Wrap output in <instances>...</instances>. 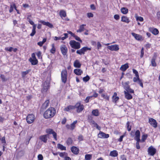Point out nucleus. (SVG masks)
Here are the masks:
<instances>
[{"label":"nucleus","instance_id":"f257e3e1","mask_svg":"<svg viewBox=\"0 0 160 160\" xmlns=\"http://www.w3.org/2000/svg\"><path fill=\"white\" fill-rule=\"evenodd\" d=\"M56 114V110L52 107L49 108L44 113V117L48 119L53 117Z\"/></svg>","mask_w":160,"mask_h":160},{"label":"nucleus","instance_id":"f03ea898","mask_svg":"<svg viewBox=\"0 0 160 160\" xmlns=\"http://www.w3.org/2000/svg\"><path fill=\"white\" fill-rule=\"evenodd\" d=\"M71 47L75 49H78L80 48V43L74 40H71L69 42Z\"/></svg>","mask_w":160,"mask_h":160},{"label":"nucleus","instance_id":"7ed1b4c3","mask_svg":"<svg viewBox=\"0 0 160 160\" xmlns=\"http://www.w3.org/2000/svg\"><path fill=\"white\" fill-rule=\"evenodd\" d=\"M129 82L128 81L125 82L124 83H122V85L125 90V91L129 92L130 93H133L134 92V90L130 88V86L129 85Z\"/></svg>","mask_w":160,"mask_h":160},{"label":"nucleus","instance_id":"20e7f679","mask_svg":"<svg viewBox=\"0 0 160 160\" xmlns=\"http://www.w3.org/2000/svg\"><path fill=\"white\" fill-rule=\"evenodd\" d=\"M29 61L33 65H36L38 62V60L36 58L35 55L34 53L32 54L31 57L29 59Z\"/></svg>","mask_w":160,"mask_h":160},{"label":"nucleus","instance_id":"39448f33","mask_svg":"<svg viewBox=\"0 0 160 160\" xmlns=\"http://www.w3.org/2000/svg\"><path fill=\"white\" fill-rule=\"evenodd\" d=\"M35 118V116L33 114H29L27 117V121L28 123L31 124L34 121Z\"/></svg>","mask_w":160,"mask_h":160},{"label":"nucleus","instance_id":"423d86ee","mask_svg":"<svg viewBox=\"0 0 160 160\" xmlns=\"http://www.w3.org/2000/svg\"><path fill=\"white\" fill-rule=\"evenodd\" d=\"M49 83L48 81H45L44 82L42 89V93H46L47 92L49 86Z\"/></svg>","mask_w":160,"mask_h":160},{"label":"nucleus","instance_id":"0eeeda50","mask_svg":"<svg viewBox=\"0 0 160 160\" xmlns=\"http://www.w3.org/2000/svg\"><path fill=\"white\" fill-rule=\"evenodd\" d=\"M67 71L66 70H64L61 72V78L62 82L65 83L67 81Z\"/></svg>","mask_w":160,"mask_h":160},{"label":"nucleus","instance_id":"6e6552de","mask_svg":"<svg viewBox=\"0 0 160 160\" xmlns=\"http://www.w3.org/2000/svg\"><path fill=\"white\" fill-rule=\"evenodd\" d=\"M74 106L75 107V108L77 109V111L78 112H81L84 108L83 105L81 104L80 103H77Z\"/></svg>","mask_w":160,"mask_h":160},{"label":"nucleus","instance_id":"1a4fd4ad","mask_svg":"<svg viewBox=\"0 0 160 160\" xmlns=\"http://www.w3.org/2000/svg\"><path fill=\"white\" fill-rule=\"evenodd\" d=\"M149 123L153 128H156L158 126V123L156 121L152 118H150L149 119Z\"/></svg>","mask_w":160,"mask_h":160},{"label":"nucleus","instance_id":"9d476101","mask_svg":"<svg viewBox=\"0 0 160 160\" xmlns=\"http://www.w3.org/2000/svg\"><path fill=\"white\" fill-rule=\"evenodd\" d=\"M156 150L152 146H150L148 149V154L151 156L154 155L156 153Z\"/></svg>","mask_w":160,"mask_h":160},{"label":"nucleus","instance_id":"9b49d317","mask_svg":"<svg viewBox=\"0 0 160 160\" xmlns=\"http://www.w3.org/2000/svg\"><path fill=\"white\" fill-rule=\"evenodd\" d=\"M38 22L42 23L43 25L47 26L50 28H53V25L49 22H46L42 20L39 21Z\"/></svg>","mask_w":160,"mask_h":160},{"label":"nucleus","instance_id":"f8f14e48","mask_svg":"<svg viewBox=\"0 0 160 160\" xmlns=\"http://www.w3.org/2000/svg\"><path fill=\"white\" fill-rule=\"evenodd\" d=\"M98 137L102 138H107L109 137V135L108 134H106L102 132H100L98 135Z\"/></svg>","mask_w":160,"mask_h":160},{"label":"nucleus","instance_id":"ddd939ff","mask_svg":"<svg viewBox=\"0 0 160 160\" xmlns=\"http://www.w3.org/2000/svg\"><path fill=\"white\" fill-rule=\"evenodd\" d=\"M108 48L110 50H118L119 49L118 45L116 44L108 46Z\"/></svg>","mask_w":160,"mask_h":160},{"label":"nucleus","instance_id":"4468645a","mask_svg":"<svg viewBox=\"0 0 160 160\" xmlns=\"http://www.w3.org/2000/svg\"><path fill=\"white\" fill-rule=\"evenodd\" d=\"M125 98L128 100L131 99L132 98V95L129 93V92H128L126 91H124Z\"/></svg>","mask_w":160,"mask_h":160},{"label":"nucleus","instance_id":"2eb2a0df","mask_svg":"<svg viewBox=\"0 0 160 160\" xmlns=\"http://www.w3.org/2000/svg\"><path fill=\"white\" fill-rule=\"evenodd\" d=\"M132 35L136 39L138 40H142V37L141 35L136 34L134 32L132 33Z\"/></svg>","mask_w":160,"mask_h":160},{"label":"nucleus","instance_id":"dca6fc26","mask_svg":"<svg viewBox=\"0 0 160 160\" xmlns=\"http://www.w3.org/2000/svg\"><path fill=\"white\" fill-rule=\"evenodd\" d=\"M13 7H14L15 9L17 12V13L18 14H19V11L17 9V8H16V6L15 5V4L14 3H13L12 4H11L10 5V9L9 10V12L10 13H11L13 11Z\"/></svg>","mask_w":160,"mask_h":160},{"label":"nucleus","instance_id":"f3484780","mask_svg":"<svg viewBox=\"0 0 160 160\" xmlns=\"http://www.w3.org/2000/svg\"><path fill=\"white\" fill-rule=\"evenodd\" d=\"M135 139L136 141H140V132L139 130H137L135 133Z\"/></svg>","mask_w":160,"mask_h":160},{"label":"nucleus","instance_id":"a211bd4d","mask_svg":"<svg viewBox=\"0 0 160 160\" xmlns=\"http://www.w3.org/2000/svg\"><path fill=\"white\" fill-rule=\"evenodd\" d=\"M150 31L154 35H157L159 33V31L157 29L154 28H150Z\"/></svg>","mask_w":160,"mask_h":160},{"label":"nucleus","instance_id":"6ab92c4d","mask_svg":"<svg viewBox=\"0 0 160 160\" xmlns=\"http://www.w3.org/2000/svg\"><path fill=\"white\" fill-rule=\"evenodd\" d=\"M48 134L43 135L41 136L40 137V139L42 141H43L44 142H46L48 140Z\"/></svg>","mask_w":160,"mask_h":160},{"label":"nucleus","instance_id":"aec40b11","mask_svg":"<svg viewBox=\"0 0 160 160\" xmlns=\"http://www.w3.org/2000/svg\"><path fill=\"white\" fill-rule=\"evenodd\" d=\"M128 67V63H126L121 66L120 68V69L122 71H125Z\"/></svg>","mask_w":160,"mask_h":160},{"label":"nucleus","instance_id":"412c9836","mask_svg":"<svg viewBox=\"0 0 160 160\" xmlns=\"http://www.w3.org/2000/svg\"><path fill=\"white\" fill-rule=\"evenodd\" d=\"M73 65L76 68H79L81 67V64L78 60H76L74 62Z\"/></svg>","mask_w":160,"mask_h":160},{"label":"nucleus","instance_id":"4be33fe9","mask_svg":"<svg viewBox=\"0 0 160 160\" xmlns=\"http://www.w3.org/2000/svg\"><path fill=\"white\" fill-rule=\"evenodd\" d=\"M74 73L78 75H81L83 72L82 70L79 69H76L74 70Z\"/></svg>","mask_w":160,"mask_h":160},{"label":"nucleus","instance_id":"5701e85b","mask_svg":"<svg viewBox=\"0 0 160 160\" xmlns=\"http://www.w3.org/2000/svg\"><path fill=\"white\" fill-rule=\"evenodd\" d=\"M72 152L74 154H77L78 152V149L75 147L73 146L71 148Z\"/></svg>","mask_w":160,"mask_h":160},{"label":"nucleus","instance_id":"b1692460","mask_svg":"<svg viewBox=\"0 0 160 160\" xmlns=\"http://www.w3.org/2000/svg\"><path fill=\"white\" fill-rule=\"evenodd\" d=\"M75 107L74 106L69 105L64 108V111L67 112H68L70 110L74 109Z\"/></svg>","mask_w":160,"mask_h":160},{"label":"nucleus","instance_id":"393cba45","mask_svg":"<svg viewBox=\"0 0 160 160\" xmlns=\"http://www.w3.org/2000/svg\"><path fill=\"white\" fill-rule=\"evenodd\" d=\"M121 21L128 23H129L130 22L129 19L127 17L125 16H123L122 17Z\"/></svg>","mask_w":160,"mask_h":160},{"label":"nucleus","instance_id":"a878e982","mask_svg":"<svg viewBox=\"0 0 160 160\" xmlns=\"http://www.w3.org/2000/svg\"><path fill=\"white\" fill-rule=\"evenodd\" d=\"M49 103V101L48 100H46L45 102L43 104L42 106V108L44 109L48 107Z\"/></svg>","mask_w":160,"mask_h":160},{"label":"nucleus","instance_id":"bb28decb","mask_svg":"<svg viewBox=\"0 0 160 160\" xmlns=\"http://www.w3.org/2000/svg\"><path fill=\"white\" fill-rule=\"evenodd\" d=\"M86 26V24H83L80 26L79 29L77 30V32H81L84 30V27Z\"/></svg>","mask_w":160,"mask_h":160},{"label":"nucleus","instance_id":"cd10ccee","mask_svg":"<svg viewBox=\"0 0 160 160\" xmlns=\"http://www.w3.org/2000/svg\"><path fill=\"white\" fill-rule=\"evenodd\" d=\"M121 11L123 14H125L128 13V10L127 8L123 7L121 9Z\"/></svg>","mask_w":160,"mask_h":160},{"label":"nucleus","instance_id":"c85d7f7f","mask_svg":"<svg viewBox=\"0 0 160 160\" xmlns=\"http://www.w3.org/2000/svg\"><path fill=\"white\" fill-rule=\"evenodd\" d=\"M110 155L112 157H116L118 156V153L116 150H113L110 152Z\"/></svg>","mask_w":160,"mask_h":160},{"label":"nucleus","instance_id":"c756f323","mask_svg":"<svg viewBox=\"0 0 160 160\" xmlns=\"http://www.w3.org/2000/svg\"><path fill=\"white\" fill-rule=\"evenodd\" d=\"M59 14L61 17H65L66 16V12L63 10H61Z\"/></svg>","mask_w":160,"mask_h":160},{"label":"nucleus","instance_id":"7c9ffc66","mask_svg":"<svg viewBox=\"0 0 160 160\" xmlns=\"http://www.w3.org/2000/svg\"><path fill=\"white\" fill-rule=\"evenodd\" d=\"M57 147L58 149H59L62 150H66V147L60 144H58L57 145Z\"/></svg>","mask_w":160,"mask_h":160},{"label":"nucleus","instance_id":"2f4dec72","mask_svg":"<svg viewBox=\"0 0 160 160\" xmlns=\"http://www.w3.org/2000/svg\"><path fill=\"white\" fill-rule=\"evenodd\" d=\"M92 114L95 116H98L99 115V112L98 109L93 110L92 111Z\"/></svg>","mask_w":160,"mask_h":160},{"label":"nucleus","instance_id":"473e14b6","mask_svg":"<svg viewBox=\"0 0 160 160\" xmlns=\"http://www.w3.org/2000/svg\"><path fill=\"white\" fill-rule=\"evenodd\" d=\"M31 71L30 69H28V70H27L25 71H23L22 72V76L23 78H24L25 77V76L28 74L29 72H30Z\"/></svg>","mask_w":160,"mask_h":160},{"label":"nucleus","instance_id":"72a5a7b5","mask_svg":"<svg viewBox=\"0 0 160 160\" xmlns=\"http://www.w3.org/2000/svg\"><path fill=\"white\" fill-rule=\"evenodd\" d=\"M92 124L93 125L94 127H95L96 128L99 130H100L101 129L100 127L98 126L97 123H96L94 121H92L91 122Z\"/></svg>","mask_w":160,"mask_h":160},{"label":"nucleus","instance_id":"f704fd0d","mask_svg":"<svg viewBox=\"0 0 160 160\" xmlns=\"http://www.w3.org/2000/svg\"><path fill=\"white\" fill-rule=\"evenodd\" d=\"M148 137V135L147 134H144L142 137V139L141 141L143 142H144L145 140Z\"/></svg>","mask_w":160,"mask_h":160},{"label":"nucleus","instance_id":"c9c22d12","mask_svg":"<svg viewBox=\"0 0 160 160\" xmlns=\"http://www.w3.org/2000/svg\"><path fill=\"white\" fill-rule=\"evenodd\" d=\"M77 121L76 120L73 122L72 123L70 126V128H71V130H73L75 127V124L77 123Z\"/></svg>","mask_w":160,"mask_h":160},{"label":"nucleus","instance_id":"e433bc0d","mask_svg":"<svg viewBox=\"0 0 160 160\" xmlns=\"http://www.w3.org/2000/svg\"><path fill=\"white\" fill-rule=\"evenodd\" d=\"M92 155L90 154H86L85 156L86 160H90L92 158Z\"/></svg>","mask_w":160,"mask_h":160},{"label":"nucleus","instance_id":"4c0bfd02","mask_svg":"<svg viewBox=\"0 0 160 160\" xmlns=\"http://www.w3.org/2000/svg\"><path fill=\"white\" fill-rule=\"evenodd\" d=\"M102 97L104 99L109 100V97L107 95H105L104 94H102L101 95Z\"/></svg>","mask_w":160,"mask_h":160},{"label":"nucleus","instance_id":"58836bf2","mask_svg":"<svg viewBox=\"0 0 160 160\" xmlns=\"http://www.w3.org/2000/svg\"><path fill=\"white\" fill-rule=\"evenodd\" d=\"M118 97H112V102L116 103V102L119 99Z\"/></svg>","mask_w":160,"mask_h":160},{"label":"nucleus","instance_id":"ea45409f","mask_svg":"<svg viewBox=\"0 0 160 160\" xmlns=\"http://www.w3.org/2000/svg\"><path fill=\"white\" fill-rule=\"evenodd\" d=\"M151 64L152 66L153 67H155L156 66V64L155 62V59L154 58L152 59Z\"/></svg>","mask_w":160,"mask_h":160},{"label":"nucleus","instance_id":"a19ab883","mask_svg":"<svg viewBox=\"0 0 160 160\" xmlns=\"http://www.w3.org/2000/svg\"><path fill=\"white\" fill-rule=\"evenodd\" d=\"M90 79L88 76L87 75L86 77L83 78V80L84 82H86L88 81Z\"/></svg>","mask_w":160,"mask_h":160},{"label":"nucleus","instance_id":"79ce46f5","mask_svg":"<svg viewBox=\"0 0 160 160\" xmlns=\"http://www.w3.org/2000/svg\"><path fill=\"white\" fill-rule=\"evenodd\" d=\"M133 72L135 74L136 76H137L138 78L139 74L138 72L135 69H132Z\"/></svg>","mask_w":160,"mask_h":160},{"label":"nucleus","instance_id":"37998d69","mask_svg":"<svg viewBox=\"0 0 160 160\" xmlns=\"http://www.w3.org/2000/svg\"><path fill=\"white\" fill-rule=\"evenodd\" d=\"M53 132V130L51 129H47L46 130V132L49 134H52Z\"/></svg>","mask_w":160,"mask_h":160},{"label":"nucleus","instance_id":"c03bdc74","mask_svg":"<svg viewBox=\"0 0 160 160\" xmlns=\"http://www.w3.org/2000/svg\"><path fill=\"white\" fill-rule=\"evenodd\" d=\"M59 154L61 157H63L64 156H67V153L65 152H59Z\"/></svg>","mask_w":160,"mask_h":160},{"label":"nucleus","instance_id":"a18cd8bd","mask_svg":"<svg viewBox=\"0 0 160 160\" xmlns=\"http://www.w3.org/2000/svg\"><path fill=\"white\" fill-rule=\"evenodd\" d=\"M73 37L77 41H80L81 42H82V40L80 39V38L78 36L75 35Z\"/></svg>","mask_w":160,"mask_h":160},{"label":"nucleus","instance_id":"49530a36","mask_svg":"<svg viewBox=\"0 0 160 160\" xmlns=\"http://www.w3.org/2000/svg\"><path fill=\"white\" fill-rule=\"evenodd\" d=\"M130 123L129 122H128L127 123V128L128 131H130L131 130V126H129Z\"/></svg>","mask_w":160,"mask_h":160},{"label":"nucleus","instance_id":"de8ad7c7","mask_svg":"<svg viewBox=\"0 0 160 160\" xmlns=\"http://www.w3.org/2000/svg\"><path fill=\"white\" fill-rule=\"evenodd\" d=\"M151 47V44L147 43L145 46V47L146 49H149Z\"/></svg>","mask_w":160,"mask_h":160},{"label":"nucleus","instance_id":"09e8293b","mask_svg":"<svg viewBox=\"0 0 160 160\" xmlns=\"http://www.w3.org/2000/svg\"><path fill=\"white\" fill-rule=\"evenodd\" d=\"M0 78H1L2 81L5 82L7 81V79H6L4 75L2 74L1 75Z\"/></svg>","mask_w":160,"mask_h":160},{"label":"nucleus","instance_id":"8fccbe9b","mask_svg":"<svg viewBox=\"0 0 160 160\" xmlns=\"http://www.w3.org/2000/svg\"><path fill=\"white\" fill-rule=\"evenodd\" d=\"M136 20L137 21H139L141 22H142L143 20V18L141 17H137L136 18Z\"/></svg>","mask_w":160,"mask_h":160},{"label":"nucleus","instance_id":"3c124183","mask_svg":"<svg viewBox=\"0 0 160 160\" xmlns=\"http://www.w3.org/2000/svg\"><path fill=\"white\" fill-rule=\"evenodd\" d=\"M67 142L68 144H71L72 142V139L70 138H69L67 140Z\"/></svg>","mask_w":160,"mask_h":160},{"label":"nucleus","instance_id":"603ef678","mask_svg":"<svg viewBox=\"0 0 160 160\" xmlns=\"http://www.w3.org/2000/svg\"><path fill=\"white\" fill-rule=\"evenodd\" d=\"M36 29H32V32L30 34V36H33L36 33Z\"/></svg>","mask_w":160,"mask_h":160},{"label":"nucleus","instance_id":"864d4df0","mask_svg":"<svg viewBox=\"0 0 160 160\" xmlns=\"http://www.w3.org/2000/svg\"><path fill=\"white\" fill-rule=\"evenodd\" d=\"M61 50H67V49L66 47V46L64 45H62L60 47Z\"/></svg>","mask_w":160,"mask_h":160},{"label":"nucleus","instance_id":"5fc2aeb1","mask_svg":"<svg viewBox=\"0 0 160 160\" xmlns=\"http://www.w3.org/2000/svg\"><path fill=\"white\" fill-rule=\"evenodd\" d=\"M137 82L138 83V84H139L140 86L142 87V88H143V83L141 81V80L140 79H139L137 81Z\"/></svg>","mask_w":160,"mask_h":160},{"label":"nucleus","instance_id":"6e6d98bb","mask_svg":"<svg viewBox=\"0 0 160 160\" xmlns=\"http://www.w3.org/2000/svg\"><path fill=\"white\" fill-rule=\"evenodd\" d=\"M85 51H77V53L80 55L84 54Z\"/></svg>","mask_w":160,"mask_h":160},{"label":"nucleus","instance_id":"4d7b16f0","mask_svg":"<svg viewBox=\"0 0 160 160\" xmlns=\"http://www.w3.org/2000/svg\"><path fill=\"white\" fill-rule=\"evenodd\" d=\"M5 50H17V49L16 48H15L13 49V48L12 47H7L5 48Z\"/></svg>","mask_w":160,"mask_h":160},{"label":"nucleus","instance_id":"13d9d810","mask_svg":"<svg viewBox=\"0 0 160 160\" xmlns=\"http://www.w3.org/2000/svg\"><path fill=\"white\" fill-rule=\"evenodd\" d=\"M140 141H137V142L136 143V148L138 149H139L140 148V146L139 145V142Z\"/></svg>","mask_w":160,"mask_h":160},{"label":"nucleus","instance_id":"bf43d9fd","mask_svg":"<svg viewBox=\"0 0 160 160\" xmlns=\"http://www.w3.org/2000/svg\"><path fill=\"white\" fill-rule=\"evenodd\" d=\"M114 18L116 20H118L120 18V16L116 14L114 15Z\"/></svg>","mask_w":160,"mask_h":160},{"label":"nucleus","instance_id":"052dcab7","mask_svg":"<svg viewBox=\"0 0 160 160\" xmlns=\"http://www.w3.org/2000/svg\"><path fill=\"white\" fill-rule=\"evenodd\" d=\"M91 9L92 10H95L96 9L95 7L94 4H92L90 6Z\"/></svg>","mask_w":160,"mask_h":160},{"label":"nucleus","instance_id":"680f3d73","mask_svg":"<svg viewBox=\"0 0 160 160\" xmlns=\"http://www.w3.org/2000/svg\"><path fill=\"white\" fill-rule=\"evenodd\" d=\"M87 14L88 17L89 18L91 17H93V14L91 12H88L87 13Z\"/></svg>","mask_w":160,"mask_h":160},{"label":"nucleus","instance_id":"e2e57ef3","mask_svg":"<svg viewBox=\"0 0 160 160\" xmlns=\"http://www.w3.org/2000/svg\"><path fill=\"white\" fill-rule=\"evenodd\" d=\"M140 79L139 78V76H138V78L137 76H136L135 77H134L133 79V81L134 82H137Z\"/></svg>","mask_w":160,"mask_h":160},{"label":"nucleus","instance_id":"0e129e2a","mask_svg":"<svg viewBox=\"0 0 160 160\" xmlns=\"http://www.w3.org/2000/svg\"><path fill=\"white\" fill-rule=\"evenodd\" d=\"M38 160H42L43 159V157L41 154H39L38 156Z\"/></svg>","mask_w":160,"mask_h":160},{"label":"nucleus","instance_id":"69168bd1","mask_svg":"<svg viewBox=\"0 0 160 160\" xmlns=\"http://www.w3.org/2000/svg\"><path fill=\"white\" fill-rule=\"evenodd\" d=\"M92 96H88L87 97L86 99H85V102L86 103H88L89 102V99L92 98Z\"/></svg>","mask_w":160,"mask_h":160},{"label":"nucleus","instance_id":"338daca9","mask_svg":"<svg viewBox=\"0 0 160 160\" xmlns=\"http://www.w3.org/2000/svg\"><path fill=\"white\" fill-rule=\"evenodd\" d=\"M52 134L53 135V137L54 138V139L56 140H57V134H56V133L54 131L52 133Z\"/></svg>","mask_w":160,"mask_h":160},{"label":"nucleus","instance_id":"774afa93","mask_svg":"<svg viewBox=\"0 0 160 160\" xmlns=\"http://www.w3.org/2000/svg\"><path fill=\"white\" fill-rule=\"evenodd\" d=\"M37 56L38 57V58H42L41 53L40 52H39L37 54Z\"/></svg>","mask_w":160,"mask_h":160}]
</instances>
